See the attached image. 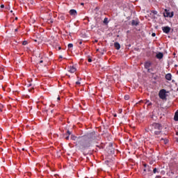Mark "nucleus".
Segmentation results:
<instances>
[{
  "instance_id": "obj_11",
  "label": "nucleus",
  "mask_w": 178,
  "mask_h": 178,
  "mask_svg": "<svg viewBox=\"0 0 178 178\" xmlns=\"http://www.w3.org/2000/svg\"><path fill=\"white\" fill-rule=\"evenodd\" d=\"M166 80H168V81H170L172 80V74L168 73L165 75Z\"/></svg>"
},
{
  "instance_id": "obj_26",
  "label": "nucleus",
  "mask_w": 178,
  "mask_h": 178,
  "mask_svg": "<svg viewBox=\"0 0 178 178\" xmlns=\"http://www.w3.org/2000/svg\"><path fill=\"white\" fill-rule=\"evenodd\" d=\"M76 84L77 86H79V84H81V83H80V81H76Z\"/></svg>"
},
{
  "instance_id": "obj_32",
  "label": "nucleus",
  "mask_w": 178,
  "mask_h": 178,
  "mask_svg": "<svg viewBox=\"0 0 178 178\" xmlns=\"http://www.w3.org/2000/svg\"><path fill=\"white\" fill-rule=\"evenodd\" d=\"M96 147H97L98 148L101 149V146L96 145Z\"/></svg>"
},
{
  "instance_id": "obj_2",
  "label": "nucleus",
  "mask_w": 178,
  "mask_h": 178,
  "mask_svg": "<svg viewBox=\"0 0 178 178\" xmlns=\"http://www.w3.org/2000/svg\"><path fill=\"white\" fill-rule=\"evenodd\" d=\"M150 131H154L155 136H161V134H162V129H163L162 124L154 122L150 125Z\"/></svg>"
},
{
  "instance_id": "obj_33",
  "label": "nucleus",
  "mask_w": 178,
  "mask_h": 178,
  "mask_svg": "<svg viewBox=\"0 0 178 178\" xmlns=\"http://www.w3.org/2000/svg\"><path fill=\"white\" fill-rule=\"evenodd\" d=\"M155 178H161V176H156Z\"/></svg>"
},
{
  "instance_id": "obj_29",
  "label": "nucleus",
  "mask_w": 178,
  "mask_h": 178,
  "mask_svg": "<svg viewBox=\"0 0 178 178\" xmlns=\"http://www.w3.org/2000/svg\"><path fill=\"white\" fill-rule=\"evenodd\" d=\"M79 43L80 45H81L83 44V42L80 41Z\"/></svg>"
},
{
  "instance_id": "obj_34",
  "label": "nucleus",
  "mask_w": 178,
  "mask_h": 178,
  "mask_svg": "<svg viewBox=\"0 0 178 178\" xmlns=\"http://www.w3.org/2000/svg\"><path fill=\"white\" fill-rule=\"evenodd\" d=\"M57 99H58V101H60V97H58Z\"/></svg>"
},
{
  "instance_id": "obj_13",
  "label": "nucleus",
  "mask_w": 178,
  "mask_h": 178,
  "mask_svg": "<svg viewBox=\"0 0 178 178\" xmlns=\"http://www.w3.org/2000/svg\"><path fill=\"white\" fill-rule=\"evenodd\" d=\"M160 141H161V143H162L163 144H165V145H166L168 143V139L163 138H161L160 139Z\"/></svg>"
},
{
  "instance_id": "obj_40",
  "label": "nucleus",
  "mask_w": 178,
  "mask_h": 178,
  "mask_svg": "<svg viewBox=\"0 0 178 178\" xmlns=\"http://www.w3.org/2000/svg\"><path fill=\"white\" fill-rule=\"evenodd\" d=\"M31 84H29V87H31Z\"/></svg>"
},
{
  "instance_id": "obj_36",
  "label": "nucleus",
  "mask_w": 178,
  "mask_h": 178,
  "mask_svg": "<svg viewBox=\"0 0 178 178\" xmlns=\"http://www.w3.org/2000/svg\"><path fill=\"white\" fill-rule=\"evenodd\" d=\"M116 116H118L116 114L114 115V118H116Z\"/></svg>"
},
{
  "instance_id": "obj_20",
  "label": "nucleus",
  "mask_w": 178,
  "mask_h": 178,
  "mask_svg": "<svg viewBox=\"0 0 178 178\" xmlns=\"http://www.w3.org/2000/svg\"><path fill=\"white\" fill-rule=\"evenodd\" d=\"M72 47H73V44H72V43L68 44L69 49H70V48H72Z\"/></svg>"
},
{
  "instance_id": "obj_30",
  "label": "nucleus",
  "mask_w": 178,
  "mask_h": 178,
  "mask_svg": "<svg viewBox=\"0 0 178 178\" xmlns=\"http://www.w3.org/2000/svg\"><path fill=\"white\" fill-rule=\"evenodd\" d=\"M65 139L69 140V135H68V136L65 137Z\"/></svg>"
},
{
  "instance_id": "obj_7",
  "label": "nucleus",
  "mask_w": 178,
  "mask_h": 178,
  "mask_svg": "<svg viewBox=\"0 0 178 178\" xmlns=\"http://www.w3.org/2000/svg\"><path fill=\"white\" fill-rule=\"evenodd\" d=\"M70 15H71V16H77V11L74 9H72L70 10Z\"/></svg>"
},
{
  "instance_id": "obj_42",
  "label": "nucleus",
  "mask_w": 178,
  "mask_h": 178,
  "mask_svg": "<svg viewBox=\"0 0 178 178\" xmlns=\"http://www.w3.org/2000/svg\"><path fill=\"white\" fill-rule=\"evenodd\" d=\"M22 151H24V148L22 149Z\"/></svg>"
},
{
  "instance_id": "obj_4",
  "label": "nucleus",
  "mask_w": 178,
  "mask_h": 178,
  "mask_svg": "<svg viewBox=\"0 0 178 178\" xmlns=\"http://www.w3.org/2000/svg\"><path fill=\"white\" fill-rule=\"evenodd\" d=\"M159 97L161 99H166V90H161L159 93Z\"/></svg>"
},
{
  "instance_id": "obj_43",
  "label": "nucleus",
  "mask_w": 178,
  "mask_h": 178,
  "mask_svg": "<svg viewBox=\"0 0 178 178\" xmlns=\"http://www.w3.org/2000/svg\"><path fill=\"white\" fill-rule=\"evenodd\" d=\"M54 112V110H51V113Z\"/></svg>"
},
{
  "instance_id": "obj_31",
  "label": "nucleus",
  "mask_w": 178,
  "mask_h": 178,
  "mask_svg": "<svg viewBox=\"0 0 178 178\" xmlns=\"http://www.w3.org/2000/svg\"><path fill=\"white\" fill-rule=\"evenodd\" d=\"M58 49H59V51H60V49H62V47H58Z\"/></svg>"
},
{
  "instance_id": "obj_39",
  "label": "nucleus",
  "mask_w": 178,
  "mask_h": 178,
  "mask_svg": "<svg viewBox=\"0 0 178 178\" xmlns=\"http://www.w3.org/2000/svg\"><path fill=\"white\" fill-rule=\"evenodd\" d=\"M148 105H152V103H149Z\"/></svg>"
},
{
  "instance_id": "obj_19",
  "label": "nucleus",
  "mask_w": 178,
  "mask_h": 178,
  "mask_svg": "<svg viewBox=\"0 0 178 178\" xmlns=\"http://www.w3.org/2000/svg\"><path fill=\"white\" fill-rule=\"evenodd\" d=\"M104 24H107V23H108V18H104Z\"/></svg>"
},
{
  "instance_id": "obj_27",
  "label": "nucleus",
  "mask_w": 178,
  "mask_h": 178,
  "mask_svg": "<svg viewBox=\"0 0 178 178\" xmlns=\"http://www.w3.org/2000/svg\"><path fill=\"white\" fill-rule=\"evenodd\" d=\"M1 8H5V6L3 5V4H1Z\"/></svg>"
},
{
  "instance_id": "obj_15",
  "label": "nucleus",
  "mask_w": 178,
  "mask_h": 178,
  "mask_svg": "<svg viewBox=\"0 0 178 178\" xmlns=\"http://www.w3.org/2000/svg\"><path fill=\"white\" fill-rule=\"evenodd\" d=\"M131 25L132 26H138V22L133 19L132 22H131Z\"/></svg>"
},
{
  "instance_id": "obj_10",
  "label": "nucleus",
  "mask_w": 178,
  "mask_h": 178,
  "mask_svg": "<svg viewBox=\"0 0 178 178\" xmlns=\"http://www.w3.org/2000/svg\"><path fill=\"white\" fill-rule=\"evenodd\" d=\"M156 58H157V59H162V58H163V53L162 52H159L156 54Z\"/></svg>"
},
{
  "instance_id": "obj_38",
  "label": "nucleus",
  "mask_w": 178,
  "mask_h": 178,
  "mask_svg": "<svg viewBox=\"0 0 178 178\" xmlns=\"http://www.w3.org/2000/svg\"><path fill=\"white\" fill-rule=\"evenodd\" d=\"M15 31H17V29H15Z\"/></svg>"
},
{
  "instance_id": "obj_22",
  "label": "nucleus",
  "mask_w": 178,
  "mask_h": 178,
  "mask_svg": "<svg viewBox=\"0 0 178 178\" xmlns=\"http://www.w3.org/2000/svg\"><path fill=\"white\" fill-rule=\"evenodd\" d=\"M158 172V170L156 168H154L153 173H156Z\"/></svg>"
},
{
  "instance_id": "obj_16",
  "label": "nucleus",
  "mask_w": 178,
  "mask_h": 178,
  "mask_svg": "<svg viewBox=\"0 0 178 178\" xmlns=\"http://www.w3.org/2000/svg\"><path fill=\"white\" fill-rule=\"evenodd\" d=\"M129 99H130V96H129V95H125V96H124V99H125L126 101H129Z\"/></svg>"
},
{
  "instance_id": "obj_1",
  "label": "nucleus",
  "mask_w": 178,
  "mask_h": 178,
  "mask_svg": "<svg viewBox=\"0 0 178 178\" xmlns=\"http://www.w3.org/2000/svg\"><path fill=\"white\" fill-rule=\"evenodd\" d=\"M79 138V144L81 149H86V148H90V147H91L92 144L95 143V140L97 139V134H95V131H92L83 136H81Z\"/></svg>"
},
{
  "instance_id": "obj_25",
  "label": "nucleus",
  "mask_w": 178,
  "mask_h": 178,
  "mask_svg": "<svg viewBox=\"0 0 178 178\" xmlns=\"http://www.w3.org/2000/svg\"><path fill=\"white\" fill-rule=\"evenodd\" d=\"M156 34L155 33H152V37H155Z\"/></svg>"
},
{
  "instance_id": "obj_24",
  "label": "nucleus",
  "mask_w": 178,
  "mask_h": 178,
  "mask_svg": "<svg viewBox=\"0 0 178 178\" xmlns=\"http://www.w3.org/2000/svg\"><path fill=\"white\" fill-rule=\"evenodd\" d=\"M67 134H68V136H70V134H72V132L68 130V131H67Z\"/></svg>"
},
{
  "instance_id": "obj_6",
  "label": "nucleus",
  "mask_w": 178,
  "mask_h": 178,
  "mask_svg": "<svg viewBox=\"0 0 178 178\" xmlns=\"http://www.w3.org/2000/svg\"><path fill=\"white\" fill-rule=\"evenodd\" d=\"M170 30H171V29L169 26H163L162 27V31L165 34H169V33H170Z\"/></svg>"
},
{
  "instance_id": "obj_21",
  "label": "nucleus",
  "mask_w": 178,
  "mask_h": 178,
  "mask_svg": "<svg viewBox=\"0 0 178 178\" xmlns=\"http://www.w3.org/2000/svg\"><path fill=\"white\" fill-rule=\"evenodd\" d=\"M27 44H28V42L26 40L23 41V42H22V45H27Z\"/></svg>"
},
{
  "instance_id": "obj_23",
  "label": "nucleus",
  "mask_w": 178,
  "mask_h": 178,
  "mask_svg": "<svg viewBox=\"0 0 178 178\" xmlns=\"http://www.w3.org/2000/svg\"><path fill=\"white\" fill-rule=\"evenodd\" d=\"M88 62H89V63H91V62H92V59L88 58Z\"/></svg>"
},
{
  "instance_id": "obj_41",
  "label": "nucleus",
  "mask_w": 178,
  "mask_h": 178,
  "mask_svg": "<svg viewBox=\"0 0 178 178\" xmlns=\"http://www.w3.org/2000/svg\"><path fill=\"white\" fill-rule=\"evenodd\" d=\"M15 20H17V17H15Z\"/></svg>"
},
{
  "instance_id": "obj_28",
  "label": "nucleus",
  "mask_w": 178,
  "mask_h": 178,
  "mask_svg": "<svg viewBox=\"0 0 178 178\" xmlns=\"http://www.w3.org/2000/svg\"><path fill=\"white\" fill-rule=\"evenodd\" d=\"M43 62H44V60H40V63H43Z\"/></svg>"
},
{
  "instance_id": "obj_35",
  "label": "nucleus",
  "mask_w": 178,
  "mask_h": 178,
  "mask_svg": "<svg viewBox=\"0 0 178 178\" xmlns=\"http://www.w3.org/2000/svg\"><path fill=\"white\" fill-rule=\"evenodd\" d=\"M0 112H2V108H1V107H0Z\"/></svg>"
},
{
  "instance_id": "obj_12",
  "label": "nucleus",
  "mask_w": 178,
  "mask_h": 178,
  "mask_svg": "<svg viewBox=\"0 0 178 178\" xmlns=\"http://www.w3.org/2000/svg\"><path fill=\"white\" fill-rule=\"evenodd\" d=\"M114 47L115 48V49H120V44H119V42H116L114 43Z\"/></svg>"
},
{
  "instance_id": "obj_17",
  "label": "nucleus",
  "mask_w": 178,
  "mask_h": 178,
  "mask_svg": "<svg viewBox=\"0 0 178 178\" xmlns=\"http://www.w3.org/2000/svg\"><path fill=\"white\" fill-rule=\"evenodd\" d=\"M71 138L72 140H73L74 141H76V139L77 138V137L74 136V135L71 136Z\"/></svg>"
},
{
  "instance_id": "obj_9",
  "label": "nucleus",
  "mask_w": 178,
  "mask_h": 178,
  "mask_svg": "<svg viewBox=\"0 0 178 178\" xmlns=\"http://www.w3.org/2000/svg\"><path fill=\"white\" fill-rule=\"evenodd\" d=\"M144 172H151V168H149V165H147V164H144Z\"/></svg>"
},
{
  "instance_id": "obj_3",
  "label": "nucleus",
  "mask_w": 178,
  "mask_h": 178,
  "mask_svg": "<svg viewBox=\"0 0 178 178\" xmlns=\"http://www.w3.org/2000/svg\"><path fill=\"white\" fill-rule=\"evenodd\" d=\"M152 66V63L151 61H146L144 64L145 69L147 70V73H152L154 69L151 68Z\"/></svg>"
},
{
  "instance_id": "obj_37",
  "label": "nucleus",
  "mask_w": 178,
  "mask_h": 178,
  "mask_svg": "<svg viewBox=\"0 0 178 178\" xmlns=\"http://www.w3.org/2000/svg\"><path fill=\"white\" fill-rule=\"evenodd\" d=\"M95 42H98V40H95Z\"/></svg>"
},
{
  "instance_id": "obj_44",
  "label": "nucleus",
  "mask_w": 178,
  "mask_h": 178,
  "mask_svg": "<svg viewBox=\"0 0 178 178\" xmlns=\"http://www.w3.org/2000/svg\"><path fill=\"white\" fill-rule=\"evenodd\" d=\"M60 58H62V56H60Z\"/></svg>"
},
{
  "instance_id": "obj_8",
  "label": "nucleus",
  "mask_w": 178,
  "mask_h": 178,
  "mask_svg": "<svg viewBox=\"0 0 178 178\" xmlns=\"http://www.w3.org/2000/svg\"><path fill=\"white\" fill-rule=\"evenodd\" d=\"M76 70V67H74V66H70L68 72H70V73H75Z\"/></svg>"
},
{
  "instance_id": "obj_14",
  "label": "nucleus",
  "mask_w": 178,
  "mask_h": 178,
  "mask_svg": "<svg viewBox=\"0 0 178 178\" xmlns=\"http://www.w3.org/2000/svg\"><path fill=\"white\" fill-rule=\"evenodd\" d=\"M174 120H175V122H178V110L175 114Z\"/></svg>"
},
{
  "instance_id": "obj_5",
  "label": "nucleus",
  "mask_w": 178,
  "mask_h": 178,
  "mask_svg": "<svg viewBox=\"0 0 178 178\" xmlns=\"http://www.w3.org/2000/svg\"><path fill=\"white\" fill-rule=\"evenodd\" d=\"M164 17H173L175 16V13L173 12H169L168 10H165Z\"/></svg>"
},
{
  "instance_id": "obj_18",
  "label": "nucleus",
  "mask_w": 178,
  "mask_h": 178,
  "mask_svg": "<svg viewBox=\"0 0 178 178\" xmlns=\"http://www.w3.org/2000/svg\"><path fill=\"white\" fill-rule=\"evenodd\" d=\"M151 12L153 13V15H158V11L156 10H152Z\"/></svg>"
}]
</instances>
